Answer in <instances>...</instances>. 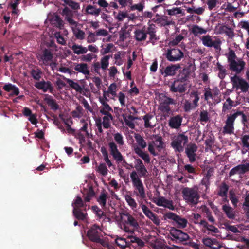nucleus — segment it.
Returning a JSON list of instances; mask_svg holds the SVG:
<instances>
[{
    "mask_svg": "<svg viewBox=\"0 0 249 249\" xmlns=\"http://www.w3.org/2000/svg\"><path fill=\"white\" fill-rule=\"evenodd\" d=\"M205 229L209 231L208 232V234L214 235V234L218 233L219 232V230L217 228L213 225H210L209 224H208V226Z\"/></svg>",
    "mask_w": 249,
    "mask_h": 249,
    "instance_id": "0e129e2a",
    "label": "nucleus"
},
{
    "mask_svg": "<svg viewBox=\"0 0 249 249\" xmlns=\"http://www.w3.org/2000/svg\"><path fill=\"white\" fill-rule=\"evenodd\" d=\"M115 243L122 249H124L128 246V240L122 237L117 238L115 239Z\"/></svg>",
    "mask_w": 249,
    "mask_h": 249,
    "instance_id": "3c124183",
    "label": "nucleus"
},
{
    "mask_svg": "<svg viewBox=\"0 0 249 249\" xmlns=\"http://www.w3.org/2000/svg\"><path fill=\"white\" fill-rule=\"evenodd\" d=\"M44 101L46 104L50 107L52 109L56 110L59 108V105L57 104L55 100L53 97L48 94H45Z\"/></svg>",
    "mask_w": 249,
    "mask_h": 249,
    "instance_id": "72a5a7b5",
    "label": "nucleus"
},
{
    "mask_svg": "<svg viewBox=\"0 0 249 249\" xmlns=\"http://www.w3.org/2000/svg\"><path fill=\"white\" fill-rule=\"evenodd\" d=\"M74 204L73 209H84L85 211H86L87 205L84 204L82 199L80 196H77L74 202L72 204Z\"/></svg>",
    "mask_w": 249,
    "mask_h": 249,
    "instance_id": "37998d69",
    "label": "nucleus"
},
{
    "mask_svg": "<svg viewBox=\"0 0 249 249\" xmlns=\"http://www.w3.org/2000/svg\"><path fill=\"white\" fill-rule=\"evenodd\" d=\"M110 111H112V109L108 104L105 105V106L103 107H100V113L103 115L109 116L110 119L112 120L113 117L111 113H109Z\"/></svg>",
    "mask_w": 249,
    "mask_h": 249,
    "instance_id": "c03bdc74",
    "label": "nucleus"
},
{
    "mask_svg": "<svg viewBox=\"0 0 249 249\" xmlns=\"http://www.w3.org/2000/svg\"><path fill=\"white\" fill-rule=\"evenodd\" d=\"M107 198V194L103 192L97 199L98 202L103 208H104L106 205Z\"/></svg>",
    "mask_w": 249,
    "mask_h": 249,
    "instance_id": "6e6d98bb",
    "label": "nucleus"
},
{
    "mask_svg": "<svg viewBox=\"0 0 249 249\" xmlns=\"http://www.w3.org/2000/svg\"><path fill=\"white\" fill-rule=\"evenodd\" d=\"M188 142V137L183 133L178 134L172 140L171 145L175 152H181L183 151L184 146Z\"/></svg>",
    "mask_w": 249,
    "mask_h": 249,
    "instance_id": "0eeeda50",
    "label": "nucleus"
},
{
    "mask_svg": "<svg viewBox=\"0 0 249 249\" xmlns=\"http://www.w3.org/2000/svg\"><path fill=\"white\" fill-rule=\"evenodd\" d=\"M87 186L88 188H84L82 192L83 196L85 202H89L95 195L92 185L88 184Z\"/></svg>",
    "mask_w": 249,
    "mask_h": 249,
    "instance_id": "b1692460",
    "label": "nucleus"
},
{
    "mask_svg": "<svg viewBox=\"0 0 249 249\" xmlns=\"http://www.w3.org/2000/svg\"><path fill=\"white\" fill-rule=\"evenodd\" d=\"M229 190V186L225 182H223L219 186L217 195L219 196H226Z\"/></svg>",
    "mask_w": 249,
    "mask_h": 249,
    "instance_id": "a18cd8bd",
    "label": "nucleus"
},
{
    "mask_svg": "<svg viewBox=\"0 0 249 249\" xmlns=\"http://www.w3.org/2000/svg\"><path fill=\"white\" fill-rule=\"evenodd\" d=\"M84 209H73V214L74 216L78 220H84L86 219V216L87 215V213L86 212H84Z\"/></svg>",
    "mask_w": 249,
    "mask_h": 249,
    "instance_id": "e433bc0d",
    "label": "nucleus"
},
{
    "mask_svg": "<svg viewBox=\"0 0 249 249\" xmlns=\"http://www.w3.org/2000/svg\"><path fill=\"white\" fill-rule=\"evenodd\" d=\"M190 71L189 68H185L180 71L179 74L178 75L177 81H180V83L186 82L189 77Z\"/></svg>",
    "mask_w": 249,
    "mask_h": 249,
    "instance_id": "473e14b6",
    "label": "nucleus"
},
{
    "mask_svg": "<svg viewBox=\"0 0 249 249\" xmlns=\"http://www.w3.org/2000/svg\"><path fill=\"white\" fill-rule=\"evenodd\" d=\"M154 138V140L152 142V143L155 145L159 152L161 151L165 146L162 137L155 135Z\"/></svg>",
    "mask_w": 249,
    "mask_h": 249,
    "instance_id": "7c9ffc66",
    "label": "nucleus"
},
{
    "mask_svg": "<svg viewBox=\"0 0 249 249\" xmlns=\"http://www.w3.org/2000/svg\"><path fill=\"white\" fill-rule=\"evenodd\" d=\"M234 102L230 97L228 98L226 102L223 104L222 107V111L225 112L227 110H230L233 106Z\"/></svg>",
    "mask_w": 249,
    "mask_h": 249,
    "instance_id": "4d7b16f0",
    "label": "nucleus"
},
{
    "mask_svg": "<svg viewBox=\"0 0 249 249\" xmlns=\"http://www.w3.org/2000/svg\"><path fill=\"white\" fill-rule=\"evenodd\" d=\"M164 217L165 219H171L174 220L176 223L175 225L180 228H184L186 227L187 223V220L184 218L177 215L173 212H168L165 214Z\"/></svg>",
    "mask_w": 249,
    "mask_h": 249,
    "instance_id": "9b49d317",
    "label": "nucleus"
},
{
    "mask_svg": "<svg viewBox=\"0 0 249 249\" xmlns=\"http://www.w3.org/2000/svg\"><path fill=\"white\" fill-rule=\"evenodd\" d=\"M111 55H105L101 59V67L103 70H106L109 65V59Z\"/></svg>",
    "mask_w": 249,
    "mask_h": 249,
    "instance_id": "13d9d810",
    "label": "nucleus"
},
{
    "mask_svg": "<svg viewBox=\"0 0 249 249\" xmlns=\"http://www.w3.org/2000/svg\"><path fill=\"white\" fill-rule=\"evenodd\" d=\"M108 32H90L87 37V41L89 43L94 42L96 40L95 36H107Z\"/></svg>",
    "mask_w": 249,
    "mask_h": 249,
    "instance_id": "a19ab883",
    "label": "nucleus"
},
{
    "mask_svg": "<svg viewBox=\"0 0 249 249\" xmlns=\"http://www.w3.org/2000/svg\"><path fill=\"white\" fill-rule=\"evenodd\" d=\"M197 147L195 144H190L185 148V154L191 163H193L196 160V151Z\"/></svg>",
    "mask_w": 249,
    "mask_h": 249,
    "instance_id": "f3484780",
    "label": "nucleus"
},
{
    "mask_svg": "<svg viewBox=\"0 0 249 249\" xmlns=\"http://www.w3.org/2000/svg\"><path fill=\"white\" fill-rule=\"evenodd\" d=\"M176 101L165 95L162 96L160 98V103L159 106V109L164 114L168 116L171 112V105H175Z\"/></svg>",
    "mask_w": 249,
    "mask_h": 249,
    "instance_id": "6e6552de",
    "label": "nucleus"
},
{
    "mask_svg": "<svg viewBox=\"0 0 249 249\" xmlns=\"http://www.w3.org/2000/svg\"><path fill=\"white\" fill-rule=\"evenodd\" d=\"M231 81L232 88L236 89H240L243 92H247L249 88V84L243 78L237 76L236 74L231 77Z\"/></svg>",
    "mask_w": 249,
    "mask_h": 249,
    "instance_id": "1a4fd4ad",
    "label": "nucleus"
},
{
    "mask_svg": "<svg viewBox=\"0 0 249 249\" xmlns=\"http://www.w3.org/2000/svg\"><path fill=\"white\" fill-rule=\"evenodd\" d=\"M217 68L219 71L218 73V77L221 79L223 80L225 78V76L226 75V72L227 70L223 66H222L220 63L218 62L217 63Z\"/></svg>",
    "mask_w": 249,
    "mask_h": 249,
    "instance_id": "09e8293b",
    "label": "nucleus"
},
{
    "mask_svg": "<svg viewBox=\"0 0 249 249\" xmlns=\"http://www.w3.org/2000/svg\"><path fill=\"white\" fill-rule=\"evenodd\" d=\"M135 139L138 145L142 149H143L146 147V142L141 135L138 134H136L135 135Z\"/></svg>",
    "mask_w": 249,
    "mask_h": 249,
    "instance_id": "603ef678",
    "label": "nucleus"
},
{
    "mask_svg": "<svg viewBox=\"0 0 249 249\" xmlns=\"http://www.w3.org/2000/svg\"><path fill=\"white\" fill-rule=\"evenodd\" d=\"M114 139L116 143L119 145H123L124 144L123 137L120 133H116L113 135Z\"/></svg>",
    "mask_w": 249,
    "mask_h": 249,
    "instance_id": "69168bd1",
    "label": "nucleus"
},
{
    "mask_svg": "<svg viewBox=\"0 0 249 249\" xmlns=\"http://www.w3.org/2000/svg\"><path fill=\"white\" fill-rule=\"evenodd\" d=\"M190 96L191 97H194V100L192 101L193 107H196L198 106V101L200 99L198 91H192L190 93Z\"/></svg>",
    "mask_w": 249,
    "mask_h": 249,
    "instance_id": "5fc2aeb1",
    "label": "nucleus"
},
{
    "mask_svg": "<svg viewBox=\"0 0 249 249\" xmlns=\"http://www.w3.org/2000/svg\"><path fill=\"white\" fill-rule=\"evenodd\" d=\"M165 57L170 62L179 61L184 57L183 53L179 49H168L165 54Z\"/></svg>",
    "mask_w": 249,
    "mask_h": 249,
    "instance_id": "9d476101",
    "label": "nucleus"
},
{
    "mask_svg": "<svg viewBox=\"0 0 249 249\" xmlns=\"http://www.w3.org/2000/svg\"><path fill=\"white\" fill-rule=\"evenodd\" d=\"M157 21L161 26H166L169 25H175V23L174 21L171 19V18H169L167 16H164L157 19Z\"/></svg>",
    "mask_w": 249,
    "mask_h": 249,
    "instance_id": "ea45409f",
    "label": "nucleus"
},
{
    "mask_svg": "<svg viewBox=\"0 0 249 249\" xmlns=\"http://www.w3.org/2000/svg\"><path fill=\"white\" fill-rule=\"evenodd\" d=\"M182 120L183 118L180 115L171 117L169 120L168 125L171 128L178 129L181 125Z\"/></svg>",
    "mask_w": 249,
    "mask_h": 249,
    "instance_id": "aec40b11",
    "label": "nucleus"
},
{
    "mask_svg": "<svg viewBox=\"0 0 249 249\" xmlns=\"http://www.w3.org/2000/svg\"><path fill=\"white\" fill-rule=\"evenodd\" d=\"M122 223L120 224L121 228L125 232L133 233V232L140 228L137 220L129 213H120Z\"/></svg>",
    "mask_w": 249,
    "mask_h": 249,
    "instance_id": "f257e3e1",
    "label": "nucleus"
},
{
    "mask_svg": "<svg viewBox=\"0 0 249 249\" xmlns=\"http://www.w3.org/2000/svg\"><path fill=\"white\" fill-rule=\"evenodd\" d=\"M142 209L144 214L148 217L156 225L160 224V219L146 205H142Z\"/></svg>",
    "mask_w": 249,
    "mask_h": 249,
    "instance_id": "412c9836",
    "label": "nucleus"
},
{
    "mask_svg": "<svg viewBox=\"0 0 249 249\" xmlns=\"http://www.w3.org/2000/svg\"><path fill=\"white\" fill-rule=\"evenodd\" d=\"M67 83L69 86L72 89H74L76 92L82 93L83 91V88L77 82H75L71 79H66Z\"/></svg>",
    "mask_w": 249,
    "mask_h": 249,
    "instance_id": "4c0bfd02",
    "label": "nucleus"
},
{
    "mask_svg": "<svg viewBox=\"0 0 249 249\" xmlns=\"http://www.w3.org/2000/svg\"><path fill=\"white\" fill-rule=\"evenodd\" d=\"M71 49L72 50L74 53L78 55L85 54L88 51L87 48L76 44H73L71 46Z\"/></svg>",
    "mask_w": 249,
    "mask_h": 249,
    "instance_id": "79ce46f5",
    "label": "nucleus"
},
{
    "mask_svg": "<svg viewBox=\"0 0 249 249\" xmlns=\"http://www.w3.org/2000/svg\"><path fill=\"white\" fill-rule=\"evenodd\" d=\"M167 12L169 15L176 16L177 17H178V15L179 14L182 16L185 14L180 7H174L170 9H167Z\"/></svg>",
    "mask_w": 249,
    "mask_h": 249,
    "instance_id": "49530a36",
    "label": "nucleus"
},
{
    "mask_svg": "<svg viewBox=\"0 0 249 249\" xmlns=\"http://www.w3.org/2000/svg\"><path fill=\"white\" fill-rule=\"evenodd\" d=\"M180 81H177V80H175L173 83H172L170 87V90L172 92H179L180 93H184L186 90V84L184 83H179Z\"/></svg>",
    "mask_w": 249,
    "mask_h": 249,
    "instance_id": "6ab92c4d",
    "label": "nucleus"
},
{
    "mask_svg": "<svg viewBox=\"0 0 249 249\" xmlns=\"http://www.w3.org/2000/svg\"><path fill=\"white\" fill-rule=\"evenodd\" d=\"M183 199L186 202L196 205L198 203L200 196L197 190L186 187L182 191Z\"/></svg>",
    "mask_w": 249,
    "mask_h": 249,
    "instance_id": "423d86ee",
    "label": "nucleus"
},
{
    "mask_svg": "<svg viewBox=\"0 0 249 249\" xmlns=\"http://www.w3.org/2000/svg\"><path fill=\"white\" fill-rule=\"evenodd\" d=\"M236 119V115L231 114L227 115L225 125L223 127V133L224 134H232L234 133V123Z\"/></svg>",
    "mask_w": 249,
    "mask_h": 249,
    "instance_id": "4468645a",
    "label": "nucleus"
},
{
    "mask_svg": "<svg viewBox=\"0 0 249 249\" xmlns=\"http://www.w3.org/2000/svg\"><path fill=\"white\" fill-rule=\"evenodd\" d=\"M53 55L50 50L45 49L42 51V54L40 56V59L45 65H48L49 63L52 61Z\"/></svg>",
    "mask_w": 249,
    "mask_h": 249,
    "instance_id": "c85d7f7f",
    "label": "nucleus"
},
{
    "mask_svg": "<svg viewBox=\"0 0 249 249\" xmlns=\"http://www.w3.org/2000/svg\"><path fill=\"white\" fill-rule=\"evenodd\" d=\"M222 210L227 217L230 219H233L235 217V213L234 209L226 204L222 206Z\"/></svg>",
    "mask_w": 249,
    "mask_h": 249,
    "instance_id": "f704fd0d",
    "label": "nucleus"
},
{
    "mask_svg": "<svg viewBox=\"0 0 249 249\" xmlns=\"http://www.w3.org/2000/svg\"><path fill=\"white\" fill-rule=\"evenodd\" d=\"M202 211L206 214V217L210 222L212 223H214L215 222V219L213 216L212 213L209 208L206 206H204V207H202Z\"/></svg>",
    "mask_w": 249,
    "mask_h": 249,
    "instance_id": "8fccbe9b",
    "label": "nucleus"
},
{
    "mask_svg": "<svg viewBox=\"0 0 249 249\" xmlns=\"http://www.w3.org/2000/svg\"><path fill=\"white\" fill-rule=\"evenodd\" d=\"M108 146L110 154L116 162H119L123 160V155L118 149L117 144L114 142H109Z\"/></svg>",
    "mask_w": 249,
    "mask_h": 249,
    "instance_id": "dca6fc26",
    "label": "nucleus"
},
{
    "mask_svg": "<svg viewBox=\"0 0 249 249\" xmlns=\"http://www.w3.org/2000/svg\"><path fill=\"white\" fill-rule=\"evenodd\" d=\"M46 33L45 35H43L42 40L44 44L48 47H56L55 44V37L51 35L50 32H43Z\"/></svg>",
    "mask_w": 249,
    "mask_h": 249,
    "instance_id": "bb28decb",
    "label": "nucleus"
},
{
    "mask_svg": "<svg viewBox=\"0 0 249 249\" xmlns=\"http://www.w3.org/2000/svg\"><path fill=\"white\" fill-rule=\"evenodd\" d=\"M130 178L134 189V194L142 199L146 197L144 185L137 173L133 171L130 174Z\"/></svg>",
    "mask_w": 249,
    "mask_h": 249,
    "instance_id": "20e7f679",
    "label": "nucleus"
},
{
    "mask_svg": "<svg viewBox=\"0 0 249 249\" xmlns=\"http://www.w3.org/2000/svg\"><path fill=\"white\" fill-rule=\"evenodd\" d=\"M203 44L206 47H213L216 50L220 51L222 41L219 38L213 40L209 35L203 36L201 38Z\"/></svg>",
    "mask_w": 249,
    "mask_h": 249,
    "instance_id": "f8f14e48",
    "label": "nucleus"
},
{
    "mask_svg": "<svg viewBox=\"0 0 249 249\" xmlns=\"http://www.w3.org/2000/svg\"><path fill=\"white\" fill-rule=\"evenodd\" d=\"M154 202L159 206H163L172 210H175V206L173 205V201L168 200L164 197H159L156 201H154Z\"/></svg>",
    "mask_w": 249,
    "mask_h": 249,
    "instance_id": "5701e85b",
    "label": "nucleus"
},
{
    "mask_svg": "<svg viewBox=\"0 0 249 249\" xmlns=\"http://www.w3.org/2000/svg\"><path fill=\"white\" fill-rule=\"evenodd\" d=\"M50 23L53 26L58 28L60 30L63 29L64 25V21L60 17L57 15L53 16L50 19Z\"/></svg>",
    "mask_w": 249,
    "mask_h": 249,
    "instance_id": "c756f323",
    "label": "nucleus"
},
{
    "mask_svg": "<svg viewBox=\"0 0 249 249\" xmlns=\"http://www.w3.org/2000/svg\"><path fill=\"white\" fill-rule=\"evenodd\" d=\"M170 236L172 241L177 244L187 245L190 239L188 234L175 228L171 230Z\"/></svg>",
    "mask_w": 249,
    "mask_h": 249,
    "instance_id": "39448f33",
    "label": "nucleus"
},
{
    "mask_svg": "<svg viewBox=\"0 0 249 249\" xmlns=\"http://www.w3.org/2000/svg\"><path fill=\"white\" fill-rule=\"evenodd\" d=\"M41 74V71L39 68H37L36 69H32L31 71V74L32 76L35 80L36 81H39L40 80Z\"/></svg>",
    "mask_w": 249,
    "mask_h": 249,
    "instance_id": "052dcab7",
    "label": "nucleus"
},
{
    "mask_svg": "<svg viewBox=\"0 0 249 249\" xmlns=\"http://www.w3.org/2000/svg\"><path fill=\"white\" fill-rule=\"evenodd\" d=\"M227 60L229 63V68L231 71L235 72L236 74H240L244 69L246 63L242 59L236 61L237 56L232 50H230L227 55Z\"/></svg>",
    "mask_w": 249,
    "mask_h": 249,
    "instance_id": "f03ea898",
    "label": "nucleus"
},
{
    "mask_svg": "<svg viewBox=\"0 0 249 249\" xmlns=\"http://www.w3.org/2000/svg\"><path fill=\"white\" fill-rule=\"evenodd\" d=\"M101 228L97 224L92 225L88 231L87 236L89 239L95 243H99L103 247H108V243L105 240L101 238L103 236Z\"/></svg>",
    "mask_w": 249,
    "mask_h": 249,
    "instance_id": "7ed1b4c3",
    "label": "nucleus"
},
{
    "mask_svg": "<svg viewBox=\"0 0 249 249\" xmlns=\"http://www.w3.org/2000/svg\"><path fill=\"white\" fill-rule=\"evenodd\" d=\"M247 172H249V162L238 165L231 169L229 172V176H233L236 174H243Z\"/></svg>",
    "mask_w": 249,
    "mask_h": 249,
    "instance_id": "a211bd4d",
    "label": "nucleus"
},
{
    "mask_svg": "<svg viewBox=\"0 0 249 249\" xmlns=\"http://www.w3.org/2000/svg\"><path fill=\"white\" fill-rule=\"evenodd\" d=\"M202 242L205 246L213 249H217L220 247L219 243L215 238L209 237L203 238L202 239Z\"/></svg>",
    "mask_w": 249,
    "mask_h": 249,
    "instance_id": "393cba45",
    "label": "nucleus"
},
{
    "mask_svg": "<svg viewBox=\"0 0 249 249\" xmlns=\"http://www.w3.org/2000/svg\"><path fill=\"white\" fill-rule=\"evenodd\" d=\"M97 171L103 176H106L107 173V168L105 163H101L98 167Z\"/></svg>",
    "mask_w": 249,
    "mask_h": 249,
    "instance_id": "774afa93",
    "label": "nucleus"
},
{
    "mask_svg": "<svg viewBox=\"0 0 249 249\" xmlns=\"http://www.w3.org/2000/svg\"><path fill=\"white\" fill-rule=\"evenodd\" d=\"M214 97L213 94V92L212 89L208 87L207 88H205V92H204V99L206 101H208L209 99H213Z\"/></svg>",
    "mask_w": 249,
    "mask_h": 249,
    "instance_id": "338daca9",
    "label": "nucleus"
},
{
    "mask_svg": "<svg viewBox=\"0 0 249 249\" xmlns=\"http://www.w3.org/2000/svg\"><path fill=\"white\" fill-rule=\"evenodd\" d=\"M3 89L6 92H11L9 94L10 96H18L19 94V89L11 83L5 84L3 86Z\"/></svg>",
    "mask_w": 249,
    "mask_h": 249,
    "instance_id": "a878e982",
    "label": "nucleus"
},
{
    "mask_svg": "<svg viewBox=\"0 0 249 249\" xmlns=\"http://www.w3.org/2000/svg\"><path fill=\"white\" fill-rule=\"evenodd\" d=\"M144 121V126L146 128H152L155 126V124L153 123L154 121V116L150 113H147L142 117Z\"/></svg>",
    "mask_w": 249,
    "mask_h": 249,
    "instance_id": "cd10ccee",
    "label": "nucleus"
},
{
    "mask_svg": "<svg viewBox=\"0 0 249 249\" xmlns=\"http://www.w3.org/2000/svg\"><path fill=\"white\" fill-rule=\"evenodd\" d=\"M139 173L140 177H146L148 176V171L144 165L135 167Z\"/></svg>",
    "mask_w": 249,
    "mask_h": 249,
    "instance_id": "864d4df0",
    "label": "nucleus"
},
{
    "mask_svg": "<svg viewBox=\"0 0 249 249\" xmlns=\"http://www.w3.org/2000/svg\"><path fill=\"white\" fill-rule=\"evenodd\" d=\"M62 1L74 10L80 9V6L78 2H76L73 0H62Z\"/></svg>",
    "mask_w": 249,
    "mask_h": 249,
    "instance_id": "de8ad7c7",
    "label": "nucleus"
},
{
    "mask_svg": "<svg viewBox=\"0 0 249 249\" xmlns=\"http://www.w3.org/2000/svg\"><path fill=\"white\" fill-rule=\"evenodd\" d=\"M180 68L179 64H171L164 68L163 66H160V70L164 77L173 76L176 75L177 71Z\"/></svg>",
    "mask_w": 249,
    "mask_h": 249,
    "instance_id": "ddd939ff",
    "label": "nucleus"
},
{
    "mask_svg": "<svg viewBox=\"0 0 249 249\" xmlns=\"http://www.w3.org/2000/svg\"><path fill=\"white\" fill-rule=\"evenodd\" d=\"M242 147L246 148V151L249 150V135H245L241 137Z\"/></svg>",
    "mask_w": 249,
    "mask_h": 249,
    "instance_id": "680f3d73",
    "label": "nucleus"
},
{
    "mask_svg": "<svg viewBox=\"0 0 249 249\" xmlns=\"http://www.w3.org/2000/svg\"><path fill=\"white\" fill-rule=\"evenodd\" d=\"M72 68L78 72L82 73L85 75L90 74V71L88 69L87 64L84 63H73Z\"/></svg>",
    "mask_w": 249,
    "mask_h": 249,
    "instance_id": "4be33fe9",
    "label": "nucleus"
},
{
    "mask_svg": "<svg viewBox=\"0 0 249 249\" xmlns=\"http://www.w3.org/2000/svg\"><path fill=\"white\" fill-rule=\"evenodd\" d=\"M85 11L87 14L98 16L100 14L101 9L97 8L96 6L88 5L86 8Z\"/></svg>",
    "mask_w": 249,
    "mask_h": 249,
    "instance_id": "c9c22d12",
    "label": "nucleus"
},
{
    "mask_svg": "<svg viewBox=\"0 0 249 249\" xmlns=\"http://www.w3.org/2000/svg\"><path fill=\"white\" fill-rule=\"evenodd\" d=\"M125 199L128 204L132 208H136L137 204L134 200L130 196L126 195L125 196Z\"/></svg>",
    "mask_w": 249,
    "mask_h": 249,
    "instance_id": "e2e57ef3",
    "label": "nucleus"
},
{
    "mask_svg": "<svg viewBox=\"0 0 249 249\" xmlns=\"http://www.w3.org/2000/svg\"><path fill=\"white\" fill-rule=\"evenodd\" d=\"M135 152L138 154L146 163L150 162V159L148 153L142 151L140 147L134 149Z\"/></svg>",
    "mask_w": 249,
    "mask_h": 249,
    "instance_id": "58836bf2",
    "label": "nucleus"
},
{
    "mask_svg": "<svg viewBox=\"0 0 249 249\" xmlns=\"http://www.w3.org/2000/svg\"><path fill=\"white\" fill-rule=\"evenodd\" d=\"M199 121L207 123L209 120V114L206 110H202L200 112Z\"/></svg>",
    "mask_w": 249,
    "mask_h": 249,
    "instance_id": "bf43d9fd",
    "label": "nucleus"
},
{
    "mask_svg": "<svg viewBox=\"0 0 249 249\" xmlns=\"http://www.w3.org/2000/svg\"><path fill=\"white\" fill-rule=\"evenodd\" d=\"M34 86L36 89L42 90L44 92H46L49 91L51 93H53V87L52 83L49 81H46L44 79H42L40 81L36 82Z\"/></svg>",
    "mask_w": 249,
    "mask_h": 249,
    "instance_id": "2eb2a0df",
    "label": "nucleus"
},
{
    "mask_svg": "<svg viewBox=\"0 0 249 249\" xmlns=\"http://www.w3.org/2000/svg\"><path fill=\"white\" fill-rule=\"evenodd\" d=\"M122 116L126 125L131 129H134L135 128V124L133 121L140 119L137 117H135L131 115L127 116L126 114H123Z\"/></svg>",
    "mask_w": 249,
    "mask_h": 249,
    "instance_id": "2f4dec72",
    "label": "nucleus"
}]
</instances>
